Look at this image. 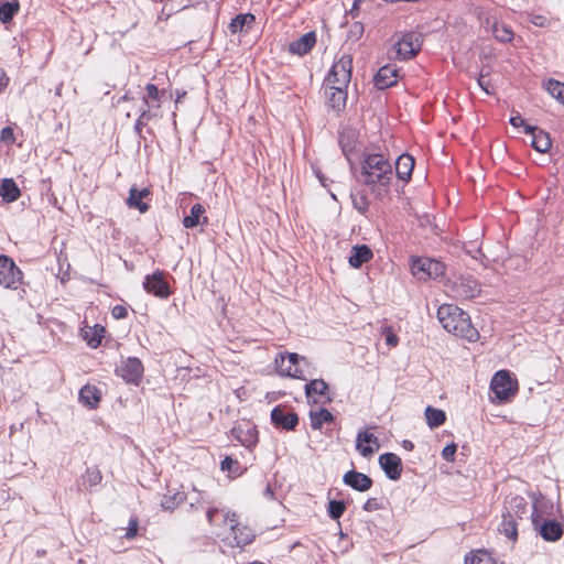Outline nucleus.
<instances>
[{"label": "nucleus", "mask_w": 564, "mask_h": 564, "mask_svg": "<svg viewBox=\"0 0 564 564\" xmlns=\"http://www.w3.org/2000/svg\"><path fill=\"white\" fill-rule=\"evenodd\" d=\"M316 42V35L314 32H308L303 34L300 39L293 41L289 45V51L292 54H296L299 56L307 54Z\"/></svg>", "instance_id": "4be33fe9"}, {"label": "nucleus", "mask_w": 564, "mask_h": 564, "mask_svg": "<svg viewBox=\"0 0 564 564\" xmlns=\"http://www.w3.org/2000/svg\"><path fill=\"white\" fill-rule=\"evenodd\" d=\"M343 481L345 485L361 492L369 490L372 486L370 477L356 470L347 471L343 477Z\"/></svg>", "instance_id": "6ab92c4d"}, {"label": "nucleus", "mask_w": 564, "mask_h": 564, "mask_svg": "<svg viewBox=\"0 0 564 564\" xmlns=\"http://www.w3.org/2000/svg\"><path fill=\"white\" fill-rule=\"evenodd\" d=\"M544 87L553 98L564 104V83L555 79H549L544 84Z\"/></svg>", "instance_id": "79ce46f5"}, {"label": "nucleus", "mask_w": 564, "mask_h": 564, "mask_svg": "<svg viewBox=\"0 0 564 564\" xmlns=\"http://www.w3.org/2000/svg\"><path fill=\"white\" fill-rule=\"evenodd\" d=\"M9 84V77L7 76L6 72L0 68V94L7 88Z\"/></svg>", "instance_id": "bf43d9fd"}, {"label": "nucleus", "mask_w": 564, "mask_h": 564, "mask_svg": "<svg viewBox=\"0 0 564 564\" xmlns=\"http://www.w3.org/2000/svg\"><path fill=\"white\" fill-rule=\"evenodd\" d=\"M111 314H112L113 318L121 319V318L127 317L128 310L124 306H122V305H116L112 308Z\"/></svg>", "instance_id": "6e6d98bb"}, {"label": "nucleus", "mask_w": 564, "mask_h": 564, "mask_svg": "<svg viewBox=\"0 0 564 564\" xmlns=\"http://www.w3.org/2000/svg\"><path fill=\"white\" fill-rule=\"evenodd\" d=\"M151 116H152L151 110L143 109L141 111L140 117L138 118V120L135 122V129L141 130V128L145 124L147 120H149Z\"/></svg>", "instance_id": "864d4df0"}, {"label": "nucleus", "mask_w": 564, "mask_h": 564, "mask_svg": "<svg viewBox=\"0 0 564 564\" xmlns=\"http://www.w3.org/2000/svg\"><path fill=\"white\" fill-rule=\"evenodd\" d=\"M486 30L490 32L495 39L501 43L511 42L513 39V32L503 23L498 22L497 20L490 22L487 20Z\"/></svg>", "instance_id": "5701e85b"}, {"label": "nucleus", "mask_w": 564, "mask_h": 564, "mask_svg": "<svg viewBox=\"0 0 564 564\" xmlns=\"http://www.w3.org/2000/svg\"><path fill=\"white\" fill-rule=\"evenodd\" d=\"M121 100H129V97H128L127 95H124L123 97H121V98L119 99V101H118V102H120Z\"/></svg>", "instance_id": "338daca9"}, {"label": "nucleus", "mask_w": 564, "mask_h": 564, "mask_svg": "<svg viewBox=\"0 0 564 564\" xmlns=\"http://www.w3.org/2000/svg\"><path fill=\"white\" fill-rule=\"evenodd\" d=\"M490 389L499 402H506L517 393L518 384L509 371L500 370L492 377Z\"/></svg>", "instance_id": "39448f33"}, {"label": "nucleus", "mask_w": 564, "mask_h": 564, "mask_svg": "<svg viewBox=\"0 0 564 564\" xmlns=\"http://www.w3.org/2000/svg\"><path fill=\"white\" fill-rule=\"evenodd\" d=\"M340 143H341L344 153L347 155L350 150L347 149V147L343 143L341 139H340Z\"/></svg>", "instance_id": "69168bd1"}, {"label": "nucleus", "mask_w": 564, "mask_h": 564, "mask_svg": "<svg viewBox=\"0 0 564 564\" xmlns=\"http://www.w3.org/2000/svg\"><path fill=\"white\" fill-rule=\"evenodd\" d=\"M274 364L280 376L301 380L307 379L306 370L304 369V366H307L305 357H301L294 352L280 354L275 357Z\"/></svg>", "instance_id": "20e7f679"}, {"label": "nucleus", "mask_w": 564, "mask_h": 564, "mask_svg": "<svg viewBox=\"0 0 564 564\" xmlns=\"http://www.w3.org/2000/svg\"><path fill=\"white\" fill-rule=\"evenodd\" d=\"M316 175H317V177H318L319 182L322 183V185H323V186H326L324 176H323V175H321L319 173H317Z\"/></svg>", "instance_id": "0e129e2a"}, {"label": "nucleus", "mask_w": 564, "mask_h": 564, "mask_svg": "<svg viewBox=\"0 0 564 564\" xmlns=\"http://www.w3.org/2000/svg\"><path fill=\"white\" fill-rule=\"evenodd\" d=\"M224 513H230L229 511L220 510L218 508L208 507L206 511V518L210 525L219 527L225 531L228 529V523L224 522Z\"/></svg>", "instance_id": "f704fd0d"}, {"label": "nucleus", "mask_w": 564, "mask_h": 564, "mask_svg": "<svg viewBox=\"0 0 564 564\" xmlns=\"http://www.w3.org/2000/svg\"><path fill=\"white\" fill-rule=\"evenodd\" d=\"M425 419L431 429L438 427L446 420V414L443 410L427 406L425 409Z\"/></svg>", "instance_id": "4c0bfd02"}, {"label": "nucleus", "mask_w": 564, "mask_h": 564, "mask_svg": "<svg viewBox=\"0 0 564 564\" xmlns=\"http://www.w3.org/2000/svg\"><path fill=\"white\" fill-rule=\"evenodd\" d=\"M421 48V35L416 32L395 33L389 41L388 55L391 59H409Z\"/></svg>", "instance_id": "7ed1b4c3"}, {"label": "nucleus", "mask_w": 564, "mask_h": 564, "mask_svg": "<svg viewBox=\"0 0 564 564\" xmlns=\"http://www.w3.org/2000/svg\"><path fill=\"white\" fill-rule=\"evenodd\" d=\"M138 525H139L138 519L137 518H130V520H129V528H128L124 536L127 539H129V540L133 539L137 535V533H138Z\"/></svg>", "instance_id": "603ef678"}, {"label": "nucleus", "mask_w": 564, "mask_h": 564, "mask_svg": "<svg viewBox=\"0 0 564 564\" xmlns=\"http://www.w3.org/2000/svg\"><path fill=\"white\" fill-rule=\"evenodd\" d=\"M507 513L513 514V517L521 518L527 512L528 502L523 497L514 496L507 501Z\"/></svg>", "instance_id": "7c9ffc66"}, {"label": "nucleus", "mask_w": 564, "mask_h": 564, "mask_svg": "<svg viewBox=\"0 0 564 564\" xmlns=\"http://www.w3.org/2000/svg\"><path fill=\"white\" fill-rule=\"evenodd\" d=\"M120 376L130 383H138L143 375V365L135 357L123 360L118 369Z\"/></svg>", "instance_id": "9b49d317"}, {"label": "nucleus", "mask_w": 564, "mask_h": 564, "mask_svg": "<svg viewBox=\"0 0 564 564\" xmlns=\"http://www.w3.org/2000/svg\"><path fill=\"white\" fill-rule=\"evenodd\" d=\"M465 564H496L491 555L484 550H478L465 557Z\"/></svg>", "instance_id": "37998d69"}, {"label": "nucleus", "mask_w": 564, "mask_h": 564, "mask_svg": "<svg viewBox=\"0 0 564 564\" xmlns=\"http://www.w3.org/2000/svg\"><path fill=\"white\" fill-rule=\"evenodd\" d=\"M364 33V25L360 22H355L350 29L349 34L355 39H359Z\"/></svg>", "instance_id": "5fc2aeb1"}, {"label": "nucleus", "mask_w": 564, "mask_h": 564, "mask_svg": "<svg viewBox=\"0 0 564 564\" xmlns=\"http://www.w3.org/2000/svg\"><path fill=\"white\" fill-rule=\"evenodd\" d=\"M393 176L392 165L382 153H367L361 161L359 182L379 198L389 193Z\"/></svg>", "instance_id": "f257e3e1"}, {"label": "nucleus", "mask_w": 564, "mask_h": 564, "mask_svg": "<svg viewBox=\"0 0 564 564\" xmlns=\"http://www.w3.org/2000/svg\"><path fill=\"white\" fill-rule=\"evenodd\" d=\"M399 338L398 336L391 332L390 329L386 330V343L390 347H395L398 345Z\"/></svg>", "instance_id": "4d7b16f0"}, {"label": "nucleus", "mask_w": 564, "mask_h": 564, "mask_svg": "<svg viewBox=\"0 0 564 564\" xmlns=\"http://www.w3.org/2000/svg\"><path fill=\"white\" fill-rule=\"evenodd\" d=\"M371 258V249L366 245H361L352 247L348 261L352 268L357 269L360 268L364 263L368 262Z\"/></svg>", "instance_id": "393cba45"}, {"label": "nucleus", "mask_w": 564, "mask_h": 564, "mask_svg": "<svg viewBox=\"0 0 564 564\" xmlns=\"http://www.w3.org/2000/svg\"><path fill=\"white\" fill-rule=\"evenodd\" d=\"M455 295L462 299H473L480 293V286L473 278H459L454 284Z\"/></svg>", "instance_id": "f3484780"}, {"label": "nucleus", "mask_w": 564, "mask_h": 564, "mask_svg": "<svg viewBox=\"0 0 564 564\" xmlns=\"http://www.w3.org/2000/svg\"><path fill=\"white\" fill-rule=\"evenodd\" d=\"M224 522L228 523V529L231 532L237 545H246L252 541L253 534L250 529L240 528L236 513H224Z\"/></svg>", "instance_id": "9d476101"}, {"label": "nucleus", "mask_w": 564, "mask_h": 564, "mask_svg": "<svg viewBox=\"0 0 564 564\" xmlns=\"http://www.w3.org/2000/svg\"><path fill=\"white\" fill-rule=\"evenodd\" d=\"M379 447V441L372 433L367 431L358 433L356 438V448L361 456L369 457L377 452Z\"/></svg>", "instance_id": "2eb2a0df"}, {"label": "nucleus", "mask_w": 564, "mask_h": 564, "mask_svg": "<svg viewBox=\"0 0 564 564\" xmlns=\"http://www.w3.org/2000/svg\"><path fill=\"white\" fill-rule=\"evenodd\" d=\"M345 510H346V506H345L344 501L330 500L328 502V508H327L328 516L334 520L339 519L343 516V513L345 512Z\"/></svg>", "instance_id": "de8ad7c7"}, {"label": "nucleus", "mask_w": 564, "mask_h": 564, "mask_svg": "<svg viewBox=\"0 0 564 564\" xmlns=\"http://www.w3.org/2000/svg\"><path fill=\"white\" fill-rule=\"evenodd\" d=\"M22 281V272L8 256H0V285L17 290Z\"/></svg>", "instance_id": "6e6552de"}, {"label": "nucleus", "mask_w": 564, "mask_h": 564, "mask_svg": "<svg viewBox=\"0 0 564 564\" xmlns=\"http://www.w3.org/2000/svg\"><path fill=\"white\" fill-rule=\"evenodd\" d=\"M143 289L160 299H166L171 295L172 291L166 280V273L156 270L152 274H148L143 281Z\"/></svg>", "instance_id": "1a4fd4ad"}, {"label": "nucleus", "mask_w": 564, "mask_h": 564, "mask_svg": "<svg viewBox=\"0 0 564 564\" xmlns=\"http://www.w3.org/2000/svg\"><path fill=\"white\" fill-rule=\"evenodd\" d=\"M539 532L544 540L551 542L560 540L561 536L563 535L562 525L554 520L545 521L540 527Z\"/></svg>", "instance_id": "cd10ccee"}, {"label": "nucleus", "mask_w": 564, "mask_h": 564, "mask_svg": "<svg viewBox=\"0 0 564 564\" xmlns=\"http://www.w3.org/2000/svg\"><path fill=\"white\" fill-rule=\"evenodd\" d=\"M264 495H265L267 497H269V498H272V497H273V490L271 489V487H270V486H268V487L265 488Z\"/></svg>", "instance_id": "e2e57ef3"}, {"label": "nucleus", "mask_w": 564, "mask_h": 564, "mask_svg": "<svg viewBox=\"0 0 564 564\" xmlns=\"http://www.w3.org/2000/svg\"><path fill=\"white\" fill-rule=\"evenodd\" d=\"M510 123L514 127V128H519V127H523V129L525 130V126H528L524 121V119L520 116V115H516V116H512L510 118Z\"/></svg>", "instance_id": "13d9d810"}, {"label": "nucleus", "mask_w": 564, "mask_h": 564, "mask_svg": "<svg viewBox=\"0 0 564 564\" xmlns=\"http://www.w3.org/2000/svg\"><path fill=\"white\" fill-rule=\"evenodd\" d=\"M147 95L143 97L145 109L160 108V91L154 84L145 86Z\"/></svg>", "instance_id": "58836bf2"}, {"label": "nucleus", "mask_w": 564, "mask_h": 564, "mask_svg": "<svg viewBox=\"0 0 564 564\" xmlns=\"http://www.w3.org/2000/svg\"><path fill=\"white\" fill-rule=\"evenodd\" d=\"M379 464L388 478L398 480L401 477V458L393 453H386L379 457Z\"/></svg>", "instance_id": "ddd939ff"}, {"label": "nucleus", "mask_w": 564, "mask_h": 564, "mask_svg": "<svg viewBox=\"0 0 564 564\" xmlns=\"http://www.w3.org/2000/svg\"><path fill=\"white\" fill-rule=\"evenodd\" d=\"M377 508H378V502H377V499H375V498L368 499L366 501V503L364 505V509L366 511H373Z\"/></svg>", "instance_id": "052dcab7"}, {"label": "nucleus", "mask_w": 564, "mask_h": 564, "mask_svg": "<svg viewBox=\"0 0 564 564\" xmlns=\"http://www.w3.org/2000/svg\"><path fill=\"white\" fill-rule=\"evenodd\" d=\"M206 223H207V218L203 217V224H206Z\"/></svg>", "instance_id": "774afa93"}, {"label": "nucleus", "mask_w": 564, "mask_h": 564, "mask_svg": "<svg viewBox=\"0 0 564 564\" xmlns=\"http://www.w3.org/2000/svg\"><path fill=\"white\" fill-rule=\"evenodd\" d=\"M414 167V159L409 154H401L395 161V174L402 181L411 177Z\"/></svg>", "instance_id": "bb28decb"}, {"label": "nucleus", "mask_w": 564, "mask_h": 564, "mask_svg": "<svg viewBox=\"0 0 564 564\" xmlns=\"http://www.w3.org/2000/svg\"><path fill=\"white\" fill-rule=\"evenodd\" d=\"M398 69L392 65L382 66L375 76V85L378 89H386L398 82Z\"/></svg>", "instance_id": "aec40b11"}, {"label": "nucleus", "mask_w": 564, "mask_h": 564, "mask_svg": "<svg viewBox=\"0 0 564 564\" xmlns=\"http://www.w3.org/2000/svg\"><path fill=\"white\" fill-rule=\"evenodd\" d=\"M445 265L430 258H419L412 261V274L419 280H426L427 278H436L444 273Z\"/></svg>", "instance_id": "0eeeda50"}, {"label": "nucleus", "mask_w": 564, "mask_h": 564, "mask_svg": "<svg viewBox=\"0 0 564 564\" xmlns=\"http://www.w3.org/2000/svg\"><path fill=\"white\" fill-rule=\"evenodd\" d=\"M101 481V475L97 469H87L83 475V486L85 489L91 488Z\"/></svg>", "instance_id": "a18cd8bd"}, {"label": "nucleus", "mask_w": 564, "mask_h": 564, "mask_svg": "<svg viewBox=\"0 0 564 564\" xmlns=\"http://www.w3.org/2000/svg\"><path fill=\"white\" fill-rule=\"evenodd\" d=\"M311 426L314 430L322 429L323 424L330 423L334 420L333 414L326 409H319L316 412L310 413Z\"/></svg>", "instance_id": "c9c22d12"}, {"label": "nucleus", "mask_w": 564, "mask_h": 564, "mask_svg": "<svg viewBox=\"0 0 564 564\" xmlns=\"http://www.w3.org/2000/svg\"><path fill=\"white\" fill-rule=\"evenodd\" d=\"M105 329L102 327L89 329L85 332V339L87 340L88 345L93 348H96L100 345L102 339V333Z\"/></svg>", "instance_id": "49530a36"}, {"label": "nucleus", "mask_w": 564, "mask_h": 564, "mask_svg": "<svg viewBox=\"0 0 564 564\" xmlns=\"http://www.w3.org/2000/svg\"><path fill=\"white\" fill-rule=\"evenodd\" d=\"M0 140L7 144H12L15 141L13 130L6 127L1 130Z\"/></svg>", "instance_id": "3c124183"}, {"label": "nucleus", "mask_w": 564, "mask_h": 564, "mask_svg": "<svg viewBox=\"0 0 564 564\" xmlns=\"http://www.w3.org/2000/svg\"><path fill=\"white\" fill-rule=\"evenodd\" d=\"M205 213V208L200 204H195L191 207V214L185 216L183 219V226L185 228H194L200 224V217Z\"/></svg>", "instance_id": "ea45409f"}, {"label": "nucleus", "mask_w": 564, "mask_h": 564, "mask_svg": "<svg viewBox=\"0 0 564 564\" xmlns=\"http://www.w3.org/2000/svg\"><path fill=\"white\" fill-rule=\"evenodd\" d=\"M184 499H185V496L183 492H180V491L169 492L162 498L161 506L163 509L172 511L180 503H182Z\"/></svg>", "instance_id": "a19ab883"}, {"label": "nucleus", "mask_w": 564, "mask_h": 564, "mask_svg": "<svg viewBox=\"0 0 564 564\" xmlns=\"http://www.w3.org/2000/svg\"><path fill=\"white\" fill-rule=\"evenodd\" d=\"M254 22V17L250 13L239 14L235 19L231 20L229 24V30L232 33L243 32L251 26Z\"/></svg>", "instance_id": "2f4dec72"}, {"label": "nucleus", "mask_w": 564, "mask_h": 564, "mask_svg": "<svg viewBox=\"0 0 564 564\" xmlns=\"http://www.w3.org/2000/svg\"><path fill=\"white\" fill-rule=\"evenodd\" d=\"M477 84L488 95L491 94L492 90H494V87L490 84V80H489L488 76L482 74V73L480 74V76H479V78L477 80Z\"/></svg>", "instance_id": "09e8293b"}, {"label": "nucleus", "mask_w": 564, "mask_h": 564, "mask_svg": "<svg viewBox=\"0 0 564 564\" xmlns=\"http://www.w3.org/2000/svg\"><path fill=\"white\" fill-rule=\"evenodd\" d=\"M347 87H340L339 85H328L325 89V95L329 106L339 111L345 108L347 100Z\"/></svg>", "instance_id": "412c9836"}, {"label": "nucleus", "mask_w": 564, "mask_h": 564, "mask_svg": "<svg viewBox=\"0 0 564 564\" xmlns=\"http://www.w3.org/2000/svg\"><path fill=\"white\" fill-rule=\"evenodd\" d=\"M499 532L505 534L511 541H516L518 536L517 522L513 514L503 513L502 522L499 525Z\"/></svg>", "instance_id": "c756f323"}, {"label": "nucleus", "mask_w": 564, "mask_h": 564, "mask_svg": "<svg viewBox=\"0 0 564 564\" xmlns=\"http://www.w3.org/2000/svg\"><path fill=\"white\" fill-rule=\"evenodd\" d=\"M271 420L275 426L284 430H294L299 423V417L293 411L285 408L275 406L271 412Z\"/></svg>", "instance_id": "f8f14e48"}, {"label": "nucleus", "mask_w": 564, "mask_h": 564, "mask_svg": "<svg viewBox=\"0 0 564 564\" xmlns=\"http://www.w3.org/2000/svg\"><path fill=\"white\" fill-rule=\"evenodd\" d=\"M352 56L350 54H343L338 61L332 66L327 76L328 85H339L340 87H348L351 79Z\"/></svg>", "instance_id": "423d86ee"}, {"label": "nucleus", "mask_w": 564, "mask_h": 564, "mask_svg": "<svg viewBox=\"0 0 564 564\" xmlns=\"http://www.w3.org/2000/svg\"><path fill=\"white\" fill-rule=\"evenodd\" d=\"M150 192L148 188L138 189L132 186L129 191V197L127 198V205L131 208H138L140 213H145L149 209L148 204L143 203L142 199L149 196Z\"/></svg>", "instance_id": "a878e982"}, {"label": "nucleus", "mask_w": 564, "mask_h": 564, "mask_svg": "<svg viewBox=\"0 0 564 564\" xmlns=\"http://www.w3.org/2000/svg\"><path fill=\"white\" fill-rule=\"evenodd\" d=\"M101 400V392L95 386L86 384L79 391V401L90 409H96Z\"/></svg>", "instance_id": "b1692460"}, {"label": "nucleus", "mask_w": 564, "mask_h": 564, "mask_svg": "<svg viewBox=\"0 0 564 564\" xmlns=\"http://www.w3.org/2000/svg\"><path fill=\"white\" fill-rule=\"evenodd\" d=\"M437 319L446 332L457 337L468 341H476L479 337L469 315L454 304L441 305L437 310Z\"/></svg>", "instance_id": "f03ea898"}, {"label": "nucleus", "mask_w": 564, "mask_h": 564, "mask_svg": "<svg viewBox=\"0 0 564 564\" xmlns=\"http://www.w3.org/2000/svg\"><path fill=\"white\" fill-rule=\"evenodd\" d=\"M305 392L307 398L314 403H325L330 401V397L328 395V386L322 379L311 380L305 386Z\"/></svg>", "instance_id": "4468645a"}, {"label": "nucleus", "mask_w": 564, "mask_h": 564, "mask_svg": "<svg viewBox=\"0 0 564 564\" xmlns=\"http://www.w3.org/2000/svg\"><path fill=\"white\" fill-rule=\"evenodd\" d=\"M455 454H456V445L453 443V444H449V445H446L443 451H442V457L447 460V462H454L455 459Z\"/></svg>", "instance_id": "8fccbe9b"}, {"label": "nucleus", "mask_w": 564, "mask_h": 564, "mask_svg": "<svg viewBox=\"0 0 564 564\" xmlns=\"http://www.w3.org/2000/svg\"><path fill=\"white\" fill-rule=\"evenodd\" d=\"M525 133L530 134L531 144L538 152L545 153L550 150L552 142L544 130L533 126H525Z\"/></svg>", "instance_id": "dca6fc26"}, {"label": "nucleus", "mask_w": 564, "mask_h": 564, "mask_svg": "<svg viewBox=\"0 0 564 564\" xmlns=\"http://www.w3.org/2000/svg\"><path fill=\"white\" fill-rule=\"evenodd\" d=\"M351 202L354 208L358 210L360 214L365 215L370 206V200L367 195L362 192L351 193Z\"/></svg>", "instance_id": "c03bdc74"}, {"label": "nucleus", "mask_w": 564, "mask_h": 564, "mask_svg": "<svg viewBox=\"0 0 564 564\" xmlns=\"http://www.w3.org/2000/svg\"><path fill=\"white\" fill-rule=\"evenodd\" d=\"M193 496H189V508L192 510H197L213 503L212 497L206 491H200L193 487Z\"/></svg>", "instance_id": "473e14b6"}, {"label": "nucleus", "mask_w": 564, "mask_h": 564, "mask_svg": "<svg viewBox=\"0 0 564 564\" xmlns=\"http://www.w3.org/2000/svg\"><path fill=\"white\" fill-rule=\"evenodd\" d=\"M19 7L18 0L0 2V21L2 23L10 22L19 11Z\"/></svg>", "instance_id": "e433bc0d"}, {"label": "nucleus", "mask_w": 564, "mask_h": 564, "mask_svg": "<svg viewBox=\"0 0 564 564\" xmlns=\"http://www.w3.org/2000/svg\"><path fill=\"white\" fill-rule=\"evenodd\" d=\"M403 447H404L405 449H408V451H411V449H413V443H412V442H410V441H404V442H403Z\"/></svg>", "instance_id": "680f3d73"}, {"label": "nucleus", "mask_w": 564, "mask_h": 564, "mask_svg": "<svg viewBox=\"0 0 564 564\" xmlns=\"http://www.w3.org/2000/svg\"><path fill=\"white\" fill-rule=\"evenodd\" d=\"M21 192L12 178H4L0 184V196L7 203L15 202Z\"/></svg>", "instance_id": "c85d7f7f"}, {"label": "nucleus", "mask_w": 564, "mask_h": 564, "mask_svg": "<svg viewBox=\"0 0 564 564\" xmlns=\"http://www.w3.org/2000/svg\"><path fill=\"white\" fill-rule=\"evenodd\" d=\"M220 468L223 471H227L230 477L241 476L246 467H243L238 459H234L230 456H226L220 464Z\"/></svg>", "instance_id": "72a5a7b5"}, {"label": "nucleus", "mask_w": 564, "mask_h": 564, "mask_svg": "<svg viewBox=\"0 0 564 564\" xmlns=\"http://www.w3.org/2000/svg\"><path fill=\"white\" fill-rule=\"evenodd\" d=\"M232 436L245 447L250 448L258 443V431L250 424L239 425L231 430Z\"/></svg>", "instance_id": "a211bd4d"}]
</instances>
